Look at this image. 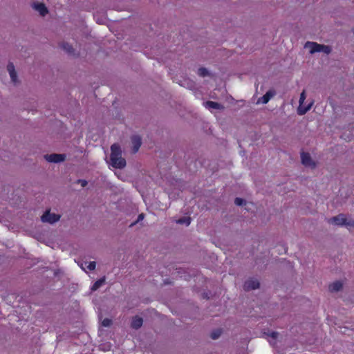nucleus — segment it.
I'll use <instances>...</instances> for the list:
<instances>
[{
	"mask_svg": "<svg viewBox=\"0 0 354 354\" xmlns=\"http://www.w3.org/2000/svg\"><path fill=\"white\" fill-rule=\"evenodd\" d=\"M110 162L111 165L116 169H123L126 166V160L122 158L120 147L118 144L111 147Z\"/></svg>",
	"mask_w": 354,
	"mask_h": 354,
	"instance_id": "nucleus-1",
	"label": "nucleus"
},
{
	"mask_svg": "<svg viewBox=\"0 0 354 354\" xmlns=\"http://www.w3.org/2000/svg\"><path fill=\"white\" fill-rule=\"evenodd\" d=\"M304 48L308 49L310 54L322 53L325 55H329L332 52L331 46L313 41H307L304 45Z\"/></svg>",
	"mask_w": 354,
	"mask_h": 354,
	"instance_id": "nucleus-2",
	"label": "nucleus"
},
{
	"mask_svg": "<svg viewBox=\"0 0 354 354\" xmlns=\"http://www.w3.org/2000/svg\"><path fill=\"white\" fill-rule=\"evenodd\" d=\"M301 163L310 169H315L317 166V162L314 160L308 153L302 152L301 153Z\"/></svg>",
	"mask_w": 354,
	"mask_h": 354,
	"instance_id": "nucleus-3",
	"label": "nucleus"
},
{
	"mask_svg": "<svg viewBox=\"0 0 354 354\" xmlns=\"http://www.w3.org/2000/svg\"><path fill=\"white\" fill-rule=\"evenodd\" d=\"M66 155L61 153H51L44 156V159L48 162L59 163L66 160Z\"/></svg>",
	"mask_w": 354,
	"mask_h": 354,
	"instance_id": "nucleus-4",
	"label": "nucleus"
},
{
	"mask_svg": "<svg viewBox=\"0 0 354 354\" xmlns=\"http://www.w3.org/2000/svg\"><path fill=\"white\" fill-rule=\"evenodd\" d=\"M60 218L59 214L52 213L50 211H46L41 216V221L44 223H48L50 224L57 222Z\"/></svg>",
	"mask_w": 354,
	"mask_h": 354,
	"instance_id": "nucleus-5",
	"label": "nucleus"
},
{
	"mask_svg": "<svg viewBox=\"0 0 354 354\" xmlns=\"http://www.w3.org/2000/svg\"><path fill=\"white\" fill-rule=\"evenodd\" d=\"M277 94V92L274 89H270L268 91L265 95H263L261 97H259L257 101V104H267L272 97H274Z\"/></svg>",
	"mask_w": 354,
	"mask_h": 354,
	"instance_id": "nucleus-6",
	"label": "nucleus"
},
{
	"mask_svg": "<svg viewBox=\"0 0 354 354\" xmlns=\"http://www.w3.org/2000/svg\"><path fill=\"white\" fill-rule=\"evenodd\" d=\"M7 71L9 73L10 80L14 84L19 83L17 73L15 70V66L12 63H9L7 66Z\"/></svg>",
	"mask_w": 354,
	"mask_h": 354,
	"instance_id": "nucleus-7",
	"label": "nucleus"
},
{
	"mask_svg": "<svg viewBox=\"0 0 354 354\" xmlns=\"http://www.w3.org/2000/svg\"><path fill=\"white\" fill-rule=\"evenodd\" d=\"M346 218L344 214H339L336 216L332 217L328 220V223L336 225H344L346 224Z\"/></svg>",
	"mask_w": 354,
	"mask_h": 354,
	"instance_id": "nucleus-8",
	"label": "nucleus"
},
{
	"mask_svg": "<svg viewBox=\"0 0 354 354\" xmlns=\"http://www.w3.org/2000/svg\"><path fill=\"white\" fill-rule=\"evenodd\" d=\"M259 288V282L257 279H249L245 281L243 288L246 291H250L252 290H255Z\"/></svg>",
	"mask_w": 354,
	"mask_h": 354,
	"instance_id": "nucleus-9",
	"label": "nucleus"
},
{
	"mask_svg": "<svg viewBox=\"0 0 354 354\" xmlns=\"http://www.w3.org/2000/svg\"><path fill=\"white\" fill-rule=\"evenodd\" d=\"M31 6L35 10L38 12L39 15L42 17H44L48 12L47 8L43 3L33 2Z\"/></svg>",
	"mask_w": 354,
	"mask_h": 354,
	"instance_id": "nucleus-10",
	"label": "nucleus"
},
{
	"mask_svg": "<svg viewBox=\"0 0 354 354\" xmlns=\"http://www.w3.org/2000/svg\"><path fill=\"white\" fill-rule=\"evenodd\" d=\"M142 144L141 138L138 136H133L131 138V145L133 148V153H136L139 148L140 147Z\"/></svg>",
	"mask_w": 354,
	"mask_h": 354,
	"instance_id": "nucleus-11",
	"label": "nucleus"
},
{
	"mask_svg": "<svg viewBox=\"0 0 354 354\" xmlns=\"http://www.w3.org/2000/svg\"><path fill=\"white\" fill-rule=\"evenodd\" d=\"M61 47L64 51H66L67 53L71 55L77 56L79 55V53H76L75 50L72 46V45L67 42H63L61 44Z\"/></svg>",
	"mask_w": 354,
	"mask_h": 354,
	"instance_id": "nucleus-12",
	"label": "nucleus"
},
{
	"mask_svg": "<svg viewBox=\"0 0 354 354\" xmlns=\"http://www.w3.org/2000/svg\"><path fill=\"white\" fill-rule=\"evenodd\" d=\"M279 333L277 332H272V333H265L264 336L266 338L268 339V341L270 344L272 346H274L276 344V339L279 337Z\"/></svg>",
	"mask_w": 354,
	"mask_h": 354,
	"instance_id": "nucleus-13",
	"label": "nucleus"
},
{
	"mask_svg": "<svg viewBox=\"0 0 354 354\" xmlns=\"http://www.w3.org/2000/svg\"><path fill=\"white\" fill-rule=\"evenodd\" d=\"M204 104H205V106L209 109H213L223 110L224 109V106L222 104H221L218 102H213V101H207V102H205Z\"/></svg>",
	"mask_w": 354,
	"mask_h": 354,
	"instance_id": "nucleus-14",
	"label": "nucleus"
},
{
	"mask_svg": "<svg viewBox=\"0 0 354 354\" xmlns=\"http://www.w3.org/2000/svg\"><path fill=\"white\" fill-rule=\"evenodd\" d=\"M142 323L143 320L141 317L135 316L132 319L131 326L134 329H138L142 326Z\"/></svg>",
	"mask_w": 354,
	"mask_h": 354,
	"instance_id": "nucleus-15",
	"label": "nucleus"
},
{
	"mask_svg": "<svg viewBox=\"0 0 354 354\" xmlns=\"http://www.w3.org/2000/svg\"><path fill=\"white\" fill-rule=\"evenodd\" d=\"M314 102L312 101L308 106H299L297 108V113L299 115H303L306 114L313 106Z\"/></svg>",
	"mask_w": 354,
	"mask_h": 354,
	"instance_id": "nucleus-16",
	"label": "nucleus"
},
{
	"mask_svg": "<svg viewBox=\"0 0 354 354\" xmlns=\"http://www.w3.org/2000/svg\"><path fill=\"white\" fill-rule=\"evenodd\" d=\"M314 102L312 101L308 106H299L297 108V113L299 115H303L306 114L313 106Z\"/></svg>",
	"mask_w": 354,
	"mask_h": 354,
	"instance_id": "nucleus-17",
	"label": "nucleus"
},
{
	"mask_svg": "<svg viewBox=\"0 0 354 354\" xmlns=\"http://www.w3.org/2000/svg\"><path fill=\"white\" fill-rule=\"evenodd\" d=\"M342 288V283L339 281H335L329 285V290L332 292L339 291Z\"/></svg>",
	"mask_w": 354,
	"mask_h": 354,
	"instance_id": "nucleus-18",
	"label": "nucleus"
},
{
	"mask_svg": "<svg viewBox=\"0 0 354 354\" xmlns=\"http://www.w3.org/2000/svg\"><path fill=\"white\" fill-rule=\"evenodd\" d=\"M197 74L200 77H213L212 73L209 71H208L207 68H203V67L199 68L198 69Z\"/></svg>",
	"mask_w": 354,
	"mask_h": 354,
	"instance_id": "nucleus-19",
	"label": "nucleus"
},
{
	"mask_svg": "<svg viewBox=\"0 0 354 354\" xmlns=\"http://www.w3.org/2000/svg\"><path fill=\"white\" fill-rule=\"evenodd\" d=\"M105 282V279L104 278H102L97 281H96L94 284L91 287V290L92 291H95L97 290L98 288H100Z\"/></svg>",
	"mask_w": 354,
	"mask_h": 354,
	"instance_id": "nucleus-20",
	"label": "nucleus"
},
{
	"mask_svg": "<svg viewBox=\"0 0 354 354\" xmlns=\"http://www.w3.org/2000/svg\"><path fill=\"white\" fill-rule=\"evenodd\" d=\"M345 226L348 229L354 228V219L347 217Z\"/></svg>",
	"mask_w": 354,
	"mask_h": 354,
	"instance_id": "nucleus-21",
	"label": "nucleus"
},
{
	"mask_svg": "<svg viewBox=\"0 0 354 354\" xmlns=\"http://www.w3.org/2000/svg\"><path fill=\"white\" fill-rule=\"evenodd\" d=\"M306 98V91L304 90L301 92V93L300 94V97H299V106H303L304 102Z\"/></svg>",
	"mask_w": 354,
	"mask_h": 354,
	"instance_id": "nucleus-22",
	"label": "nucleus"
},
{
	"mask_svg": "<svg viewBox=\"0 0 354 354\" xmlns=\"http://www.w3.org/2000/svg\"><path fill=\"white\" fill-rule=\"evenodd\" d=\"M178 223L185 224L186 225H189L191 223V219L189 217L180 218L177 221Z\"/></svg>",
	"mask_w": 354,
	"mask_h": 354,
	"instance_id": "nucleus-23",
	"label": "nucleus"
},
{
	"mask_svg": "<svg viewBox=\"0 0 354 354\" xmlns=\"http://www.w3.org/2000/svg\"><path fill=\"white\" fill-rule=\"evenodd\" d=\"M112 324L111 319L109 318H105L102 322V326L104 327H109Z\"/></svg>",
	"mask_w": 354,
	"mask_h": 354,
	"instance_id": "nucleus-24",
	"label": "nucleus"
},
{
	"mask_svg": "<svg viewBox=\"0 0 354 354\" xmlns=\"http://www.w3.org/2000/svg\"><path fill=\"white\" fill-rule=\"evenodd\" d=\"M85 264H87L86 267L90 270H93L95 269V267H96L95 261H91L89 263H85Z\"/></svg>",
	"mask_w": 354,
	"mask_h": 354,
	"instance_id": "nucleus-25",
	"label": "nucleus"
},
{
	"mask_svg": "<svg viewBox=\"0 0 354 354\" xmlns=\"http://www.w3.org/2000/svg\"><path fill=\"white\" fill-rule=\"evenodd\" d=\"M234 203L236 205L241 206L243 204L244 201L242 198H236L234 201Z\"/></svg>",
	"mask_w": 354,
	"mask_h": 354,
	"instance_id": "nucleus-26",
	"label": "nucleus"
},
{
	"mask_svg": "<svg viewBox=\"0 0 354 354\" xmlns=\"http://www.w3.org/2000/svg\"><path fill=\"white\" fill-rule=\"evenodd\" d=\"M221 333L219 331L212 333L211 337L212 339H216L219 337Z\"/></svg>",
	"mask_w": 354,
	"mask_h": 354,
	"instance_id": "nucleus-27",
	"label": "nucleus"
},
{
	"mask_svg": "<svg viewBox=\"0 0 354 354\" xmlns=\"http://www.w3.org/2000/svg\"><path fill=\"white\" fill-rule=\"evenodd\" d=\"M77 183H78V184H80L82 187H84L86 186V185H87V183H87V181H86V180H82V179H80V180H77Z\"/></svg>",
	"mask_w": 354,
	"mask_h": 354,
	"instance_id": "nucleus-28",
	"label": "nucleus"
},
{
	"mask_svg": "<svg viewBox=\"0 0 354 354\" xmlns=\"http://www.w3.org/2000/svg\"><path fill=\"white\" fill-rule=\"evenodd\" d=\"M144 217H145V216L143 214H139L138 216V218L136 220V222L139 223L140 221H142L144 219Z\"/></svg>",
	"mask_w": 354,
	"mask_h": 354,
	"instance_id": "nucleus-29",
	"label": "nucleus"
},
{
	"mask_svg": "<svg viewBox=\"0 0 354 354\" xmlns=\"http://www.w3.org/2000/svg\"><path fill=\"white\" fill-rule=\"evenodd\" d=\"M138 223V222H136V221H134L133 223H132L130 225V227H133V225H136V224H137Z\"/></svg>",
	"mask_w": 354,
	"mask_h": 354,
	"instance_id": "nucleus-30",
	"label": "nucleus"
}]
</instances>
